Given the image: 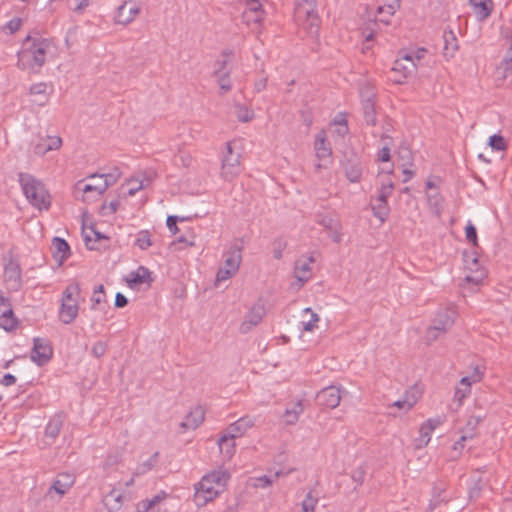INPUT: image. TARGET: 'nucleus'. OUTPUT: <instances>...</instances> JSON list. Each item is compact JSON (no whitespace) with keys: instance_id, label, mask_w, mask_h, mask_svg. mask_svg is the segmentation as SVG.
<instances>
[{"instance_id":"obj_1","label":"nucleus","mask_w":512,"mask_h":512,"mask_svg":"<svg viewBox=\"0 0 512 512\" xmlns=\"http://www.w3.org/2000/svg\"><path fill=\"white\" fill-rule=\"evenodd\" d=\"M51 48V41L42 37L28 35L22 43V49L17 54V67L30 73H39L46 62V56Z\"/></svg>"},{"instance_id":"obj_2","label":"nucleus","mask_w":512,"mask_h":512,"mask_svg":"<svg viewBox=\"0 0 512 512\" xmlns=\"http://www.w3.org/2000/svg\"><path fill=\"white\" fill-rule=\"evenodd\" d=\"M18 181L26 199L32 206L39 210H47L50 207V195L40 180L29 173L20 172Z\"/></svg>"},{"instance_id":"obj_3","label":"nucleus","mask_w":512,"mask_h":512,"mask_svg":"<svg viewBox=\"0 0 512 512\" xmlns=\"http://www.w3.org/2000/svg\"><path fill=\"white\" fill-rule=\"evenodd\" d=\"M81 287L76 281L69 283L62 292L59 318L64 324H71L78 316Z\"/></svg>"},{"instance_id":"obj_4","label":"nucleus","mask_w":512,"mask_h":512,"mask_svg":"<svg viewBox=\"0 0 512 512\" xmlns=\"http://www.w3.org/2000/svg\"><path fill=\"white\" fill-rule=\"evenodd\" d=\"M226 489V482H196L194 484V502L198 507L205 506L216 499Z\"/></svg>"},{"instance_id":"obj_5","label":"nucleus","mask_w":512,"mask_h":512,"mask_svg":"<svg viewBox=\"0 0 512 512\" xmlns=\"http://www.w3.org/2000/svg\"><path fill=\"white\" fill-rule=\"evenodd\" d=\"M295 14L297 18H306L310 34H318L319 18L316 12V0H296Z\"/></svg>"},{"instance_id":"obj_6","label":"nucleus","mask_w":512,"mask_h":512,"mask_svg":"<svg viewBox=\"0 0 512 512\" xmlns=\"http://www.w3.org/2000/svg\"><path fill=\"white\" fill-rule=\"evenodd\" d=\"M242 170L240 163V154L234 152L231 143H226V153L222 159L221 176L230 181L240 174Z\"/></svg>"},{"instance_id":"obj_7","label":"nucleus","mask_w":512,"mask_h":512,"mask_svg":"<svg viewBox=\"0 0 512 512\" xmlns=\"http://www.w3.org/2000/svg\"><path fill=\"white\" fill-rule=\"evenodd\" d=\"M53 357V347L50 340L41 337L33 339L30 359L38 366L46 365Z\"/></svg>"},{"instance_id":"obj_8","label":"nucleus","mask_w":512,"mask_h":512,"mask_svg":"<svg viewBox=\"0 0 512 512\" xmlns=\"http://www.w3.org/2000/svg\"><path fill=\"white\" fill-rule=\"evenodd\" d=\"M4 282L11 292H17L22 287V271L19 263L10 260L4 266Z\"/></svg>"},{"instance_id":"obj_9","label":"nucleus","mask_w":512,"mask_h":512,"mask_svg":"<svg viewBox=\"0 0 512 512\" xmlns=\"http://www.w3.org/2000/svg\"><path fill=\"white\" fill-rule=\"evenodd\" d=\"M342 398V391L339 386L331 385L320 390L316 395V402L320 406L336 408Z\"/></svg>"},{"instance_id":"obj_10","label":"nucleus","mask_w":512,"mask_h":512,"mask_svg":"<svg viewBox=\"0 0 512 512\" xmlns=\"http://www.w3.org/2000/svg\"><path fill=\"white\" fill-rule=\"evenodd\" d=\"M464 263L466 268L474 272L472 275H466L465 281L467 283H472L473 285H479L486 277V273L484 270L478 269L479 261L478 258L473 253L464 252L463 253Z\"/></svg>"},{"instance_id":"obj_11","label":"nucleus","mask_w":512,"mask_h":512,"mask_svg":"<svg viewBox=\"0 0 512 512\" xmlns=\"http://www.w3.org/2000/svg\"><path fill=\"white\" fill-rule=\"evenodd\" d=\"M140 13V8L132 1H124L116 11L114 21L116 24L128 25Z\"/></svg>"},{"instance_id":"obj_12","label":"nucleus","mask_w":512,"mask_h":512,"mask_svg":"<svg viewBox=\"0 0 512 512\" xmlns=\"http://www.w3.org/2000/svg\"><path fill=\"white\" fill-rule=\"evenodd\" d=\"M266 311L264 305L254 304L245 315L244 321L240 326L242 333H248L253 327L257 326L263 319Z\"/></svg>"},{"instance_id":"obj_13","label":"nucleus","mask_w":512,"mask_h":512,"mask_svg":"<svg viewBox=\"0 0 512 512\" xmlns=\"http://www.w3.org/2000/svg\"><path fill=\"white\" fill-rule=\"evenodd\" d=\"M374 96L369 89L361 91L363 117L369 126H375L377 123Z\"/></svg>"},{"instance_id":"obj_14","label":"nucleus","mask_w":512,"mask_h":512,"mask_svg":"<svg viewBox=\"0 0 512 512\" xmlns=\"http://www.w3.org/2000/svg\"><path fill=\"white\" fill-rule=\"evenodd\" d=\"M52 257L60 267L71 256V249L68 242L61 237H54L51 244Z\"/></svg>"},{"instance_id":"obj_15","label":"nucleus","mask_w":512,"mask_h":512,"mask_svg":"<svg viewBox=\"0 0 512 512\" xmlns=\"http://www.w3.org/2000/svg\"><path fill=\"white\" fill-rule=\"evenodd\" d=\"M90 179L93 181L92 183L79 181L76 184V189L84 194L94 193L96 197L102 195L108 189V184L103 180L102 176L92 175Z\"/></svg>"},{"instance_id":"obj_16","label":"nucleus","mask_w":512,"mask_h":512,"mask_svg":"<svg viewBox=\"0 0 512 512\" xmlns=\"http://www.w3.org/2000/svg\"><path fill=\"white\" fill-rule=\"evenodd\" d=\"M456 312L452 308H443L440 309L435 318L433 319L432 324L438 329L442 331V333H446L455 322Z\"/></svg>"},{"instance_id":"obj_17","label":"nucleus","mask_w":512,"mask_h":512,"mask_svg":"<svg viewBox=\"0 0 512 512\" xmlns=\"http://www.w3.org/2000/svg\"><path fill=\"white\" fill-rule=\"evenodd\" d=\"M242 246L237 243L232 244L224 253V268L237 273L242 262Z\"/></svg>"},{"instance_id":"obj_18","label":"nucleus","mask_w":512,"mask_h":512,"mask_svg":"<svg viewBox=\"0 0 512 512\" xmlns=\"http://www.w3.org/2000/svg\"><path fill=\"white\" fill-rule=\"evenodd\" d=\"M314 258H300L296 260L294 265L295 278L300 282V287L303 286L311 278V264Z\"/></svg>"},{"instance_id":"obj_19","label":"nucleus","mask_w":512,"mask_h":512,"mask_svg":"<svg viewBox=\"0 0 512 512\" xmlns=\"http://www.w3.org/2000/svg\"><path fill=\"white\" fill-rule=\"evenodd\" d=\"M153 282L151 271L145 266H139L135 271L130 272L127 283L129 287L135 288L141 284H150Z\"/></svg>"},{"instance_id":"obj_20","label":"nucleus","mask_w":512,"mask_h":512,"mask_svg":"<svg viewBox=\"0 0 512 512\" xmlns=\"http://www.w3.org/2000/svg\"><path fill=\"white\" fill-rule=\"evenodd\" d=\"M124 495L116 489H112L103 497V504L109 512L119 511L124 503Z\"/></svg>"},{"instance_id":"obj_21","label":"nucleus","mask_w":512,"mask_h":512,"mask_svg":"<svg viewBox=\"0 0 512 512\" xmlns=\"http://www.w3.org/2000/svg\"><path fill=\"white\" fill-rule=\"evenodd\" d=\"M314 146L316 156L320 161H325L330 158L332 150L323 131L317 134Z\"/></svg>"},{"instance_id":"obj_22","label":"nucleus","mask_w":512,"mask_h":512,"mask_svg":"<svg viewBox=\"0 0 512 512\" xmlns=\"http://www.w3.org/2000/svg\"><path fill=\"white\" fill-rule=\"evenodd\" d=\"M477 19L482 21L491 15L493 9L492 0H469Z\"/></svg>"},{"instance_id":"obj_23","label":"nucleus","mask_w":512,"mask_h":512,"mask_svg":"<svg viewBox=\"0 0 512 512\" xmlns=\"http://www.w3.org/2000/svg\"><path fill=\"white\" fill-rule=\"evenodd\" d=\"M204 415V409L201 406H197L190 411L180 426L185 429H196L203 422Z\"/></svg>"},{"instance_id":"obj_24","label":"nucleus","mask_w":512,"mask_h":512,"mask_svg":"<svg viewBox=\"0 0 512 512\" xmlns=\"http://www.w3.org/2000/svg\"><path fill=\"white\" fill-rule=\"evenodd\" d=\"M345 175L350 182L357 183L362 176V165L359 161L348 159L345 164Z\"/></svg>"},{"instance_id":"obj_25","label":"nucleus","mask_w":512,"mask_h":512,"mask_svg":"<svg viewBox=\"0 0 512 512\" xmlns=\"http://www.w3.org/2000/svg\"><path fill=\"white\" fill-rule=\"evenodd\" d=\"M235 470L231 471L225 466H220L218 469L211 471L201 477L200 480H230L231 478H238L239 475L235 474Z\"/></svg>"},{"instance_id":"obj_26","label":"nucleus","mask_w":512,"mask_h":512,"mask_svg":"<svg viewBox=\"0 0 512 512\" xmlns=\"http://www.w3.org/2000/svg\"><path fill=\"white\" fill-rule=\"evenodd\" d=\"M48 85L44 82H39L31 85L29 89L30 95L36 96L34 102L39 105H45L49 100V93H47Z\"/></svg>"},{"instance_id":"obj_27","label":"nucleus","mask_w":512,"mask_h":512,"mask_svg":"<svg viewBox=\"0 0 512 512\" xmlns=\"http://www.w3.org/2000/svg\"><path fill=\"white\" fill-rule=\"evenodd\" d=\"M18 320L14 316L11 308L0 311V327L5 331L10 332L16 329Z\"/></svg>"},{"instance_id":"obj_28","label":"nucleus","mask_w":512,"mask_h":512,"mask_svg":"<svg viewBox=\"0 0 512 512\" xmlns=\"http://www.w3.org/2000/svg\"><path fill=\"white\" fill-rule=\"evenodd\" d=\"M235 438L234 435L228 433L223 435L218 441L220 452L228 459H230L235 452Z\"/></svg>"},{"instance_id":"obj_29","label":"nucleus","mask_w":512,"mask_h":512,"mask_svg":"<svg viewBox=\"0 0 512 512\" xmlns=\"http://www.w3.org/2000/svg\"><path fill=\"white\" fill-rule=\"evenodd\" d=\"M443 51L445 56L452 57L458 50V40L452 30H445L443 32Z\"/></svg>"},{"instance_id":"obj_30","label":"nucleus","mask_w":512,"mask_h":512,"mask_svg":"<svg viewBox=\"0 0 512 512\" xmlns=\"http://www.w3.org/2000/svg\"><path fill=\"white\" fill-rule=\"evenodd\" d=\"M252 426L253 421L249 417H242L229 426L228 433L238 437L243 435Z\"/></svg>"},{"instance_id":"obj_31","label":"nucleus","mask_w":512,"mask_h":512,"mask_svg":"<svg viewBox=\"0 0 512 512\" xmlns=\"http://www.w3.org/2000/svg\"><path fill=\"white\" fill-rule=\"evenodd\" d=\"M303 403L302 400H298L291 408H286L283 418L285 420V423L287 425H294L298 419L299 416L303 413Z\"/></svg>"},{"instance_id":"obj_32","label":"nucleus","mask_w":512,"mask_h":512,"mask_svg":"<svg viewBox=\"0 0 512 512\" xmlns=\"http://www.w3.org/2000/svg\"><path fill=\"white\" fill-rule=\"evenodd\" d=\"M159 452L153 453L148 459L140 462L134 472L136 477H140L151 471L158 463Z\"/></svg>"},{"instance_id":"obj_33","label":"nucleus","mask_w":512,"mask_h":512,"mask_svg":"<svg viewBox=\"0 0 512 512\" xmlns=\"http://www.w3.org/2000/svg\"><path fill=\"white\" fill-rule=\"evenodd\" d=\"M63 426V419L61 415L52 417L45 427V436L54 440L60 433Z\"/></svg>"},{"instance_id":"obj_34","label":"nucleus","mask_w":512,"mask_h":512,"mask_svg":"<svg viewBox=\"0 0 512 512\" xmlns=\"http://www.w3.org/2000/svg\"><path fill=\"white\" fill-rule=\"evenodd\" d=\"M481 417L479 416H471L469 417L468 421H467V425H466V432L464 435L461 436V438L459 439V441H457L455 443V449H457V446L458 445H461V447H463V442L466 441L467 439H472L475 435L474 431L476 429V427L479 425V423L481 422Z\"/></svg>"},{"instance_id":"obj_35","label":"nucleus","mask_w":512,"mask_h":512,"mask_svg":"<svg viewBox=\"0 0 512 512\" xmlns=\"http://www.w3.org/2000/svg\"><path fill=\"white\" fill-rule=\"evenodd\" d=\"M371 209L373 211V215L378 218L381 222H384L390 212V207L388 205V202H380L376 199H372L371 201Z\"/></svg>"},{"instance_id":"obj_36","label":"nucleus","mask_w":512,"mask_h":512,"mask_svg":"<svg viewBox=\"0 0 512 512\" xmlns=\"http://www.w3.org/2000/svg\"><path fill=\"white\" fill-rule=\"evenodd\" d=\"M232 55L233 52L231 50H224L222 52V59H218L215 61L213 75H218L222 74L225 71H230V69H227V65Z\"/></svg>"},{"instance_id":"obj_37","label":"nucleus","mask_w":512,"mask_h":512,"mask_svg":"<svg viewBox=\"0 0 512 512\" xmlns=\"http://www.w3.org/2000/svg\"><path fill=\"white\" fill-rule=\"evenodd\" d=\"M427 199L431 210L437 216H440V214L443 211V198L441 197V195L437 191L434 193H428Z\"/></svg>"},{"instance_id":"obj_38","label":"nucleus","mask_w":512,"mask_h":512,"mask_svg":"<svg viewBox=\"0 0 512 512\" xmlns=\"http://www.w3.org/2000/svg\"><path fill=\"white\" fill-rule=\"evenodd\" d=\"M432 422H425L420 427V437L418 439V447L426 446L430 439L431 433L433 432V427L431 426Z\"/></svg>"},{"instance_id":"obj_39","label":"nucleus","mask_w":512,"mask_h":512,"mask_svg":"<svg viewBox=\"0 0 512 512\" xmlns=\"http://www.w3.org/2000/svg\"><path fill=\"white\" fill-rule=\"evenodd\" d=\"M135 245L141 250H147L151 245V236L148 230H141L136 237Z\"/></svg>"},{"instance_id":"obj_40","label":"nucleus","mask_w":512,"mask_h":512,"mask_svg":"<svg viewBox=\"0 0 512 512\" xmlns=\"http://www.w3.org/2000/svg\"><path fill=\"white\" fill-rule=\"evenodd\" d=\"M83 237H84V242H85V245L87 246L88 249L90 250H95L97 249L93 244H92V241H97V240H100V239H103L105 238L100 232L94 230L93 227L90 228V232H86V231H83Z\"/></svg>"},{"instance_id":"obj_41","label":"nucleus","mask_w":512,"mask_h":512,"mask_svg":"<svg viewBox=\"0 0 512 512\" xmlns=\"http://www.w3.org/2000/svg\"><path fill=\"white\" fill-rule=\"evenodd\" d=\"M74 482H54L48 489L46 496H51L53 492L62 497L71 487Z\"/></svg>"},{"instance_id":"obj_42","label":"nucleus","mask_w":512,"mask_h":512,"mask_svg":"<svg viewBox=\"0 0 512 512\" xmlns=\"http://www.w3.org/2000/svg\"><path fill=\"white\" fill-rule=\"evenodd\" d=\"M489 145L493 150L504 151L507 149V142L500 134H494L489 138Z\"/></svg>"},{"instance_id":"obj_43","label":"nucleus","mask_w":512,"mask_h":512,"mask_svg":"<svg viewBox=\"0 0 512 512\" xmlns=\"http://www.w3.org/2000/svg\"><path fill=\"white\" fill-rule=\"evenodd\" d=\"M92 306L91 309H96V306L106 301V295L104 286L102 284L95 287L93 295L91 297Z\"/></svg>"},{"instance_id":"obj_44","label":"nucleus","mask_w":512,"mask_h":512,"mask_svg":"<svg viewBox=\"0 0 512 512\" xmlns=\"http://www.w3.org/2000/svg\"><path fill=\"white\" fill-rule=\"evenodd\" d=\"M217 78V83L221 90L227 92L231 90L232 84L230 80V71H225L222 74L214 75Z\"/></svg>"},{"instance_id":"obj_45","label":"nucleus","mask_w":512,"mask_h":512,"mask_svg":"<svg viewBox=\"0 0 512 512\" xmlns=\"http://www.w3.org/2000/svg\"><path fill=\"white\" fill-rule=\"evenodd\" d=\"M417 402L415 397H410L408 394L405 395L404 399L397 400L392 404V407H397L398 409H404L406 411L410 410Z\"/></svg>"},{"instance_id":"obj_46","label":"nucleus","mask_w":512,"mask_h":512,"mask_svg":"<svg viewBox=\"0 0 512 512\" xmlns=\"http://www.w3.org/2000/svg\"><path fill=\"white\" fill-rule=\"evenodd\" d=\"M246 6L247 7H246L245 11L243 12L242 17H248L252 13L264 12L259 0H247Z\"/></svg>"},{"instance_id":"obj_47","label":"nucleus","mask_w":512,"mask_h":512,"mask_svg":"<svg viewBox=\"0 0 512 512\" xmlns=\"http://www.w3.org/2000/svg\"><path fill=\"white\" fill-rule=\"evenodd\" d=\"M236 115L239 121L241 122H249L252 120L254 113L252 110L247 108L246 106H237Z\"/></svg>"},{"instance_id":"obj_48","label":"nucleus","mask_w":512,"mask_h":512,"mask_svg":"<svg viewBox=\"0 0 512 512\" xmlns=\"http://www.w3.org/2000/svg\"><path fill=\"white\" fill-rule=\"evenodd\" d=\"M465 236L466 239L472 243L473 246L478 245V236H477V230L476 227L469 222L465 227Z\"/></svg>"},{"instance_id":"obj_49","label":"nucleus","mask_w":512,"mask_h":512,"mask_svg":"<svg viewBox=\"0 0 512 512\" xmlns=\"http://www.w3.org/2000/svg\"><path fill=\"white\" fill-rule=\"evenodd\" d=\"M402 60L411 62V68L403 66V69L408 70L409 73L416 69V64H415V61H414V54H413V52L412 53H403L401 55V58L396 61V68H395V70H399L400 69V65H401L400 61H402Z\"/></svg>"},{"instance_id":"obj_50","label":"nucleus","mask_w":512,"mask_h":512,"mask_svg":"<svg viewBox=\"0 0 512 512\" xmlns=\"http://www.w3.org/2000/svg\"><path fill=\"white\" fill-rule=\"evenodd\" d=\"M318 223L329 230H333L337 226V221L330 215L319 216Z\"/></svg>"},{"instance_id":"obj_51","label":"nucleus","mask_w":512,"mask_h":512,"mask_svg":"<svg viewBox=\"0 0 512 512\" xmlns=\"http://www.w3.org/2000/svg\"><path fill=\"white\" fill-rule=\"evenodd\" d=\"M481 380V374L478 370V368H475V371L471 377H463L460 380V385L463 386V388H471V384L473 382H478Z\"/></svg>"},{"instance_id":"obj_52","label":"nucleus","mask_w":512,"mask_h":512,"mask_svg":"<svg viewBox=\"0 0 512 512\" xmlns=\"http://www.w3.org/2000/svg\"><path fill=\"white\" fill-rule=\"evenodd\" d=\"M317 501V498H314L311 492H308L306 498L302 501V510L304 512H313Z\"/></svg>"},{"instance_id":"obj_53","label":"nucleus","mask_w":512,"mask_h":512,"mask_svg":"<svg viewBox=\"0 0 512 512\" xmlns=\"http://www.w3.org/2000/svg\"><path fill=\"white\" fill-rule=\"evenodd\" d=\"M442 334H443L442 331H439L438 329H436V327L432 324L427 329L426 334H425L426 343L430 344V343L436 341Z\"/></svg>"},{"instance_id":"obj_54","label":"nucleus","mask_w":512,"mask_h":512,"mask_svg":"<svg viewBox=\"0 0 512 512\" xmlns=\"http://www.w3.org/2000/svg\"><path fill=\"white\" fill-rule=\"evenodd\" d=\"M286 248V242L282 239H276L273 242V256L275 259H281L283 256V251Z\"/></svg>"},{"instance_id":"obj_55","label":"nucleus","mask_w":512,"mask_h":512,"mask_svg":"<svg viewBox=\"0 0 512 512\" xmlns=\"http://www.w3.org/2000/svg\"><path fill=\"white\" fill-rule=\"evenodd\" d=\"M184 218H180L178 216H175V215H170L167 217V220H166V225L169 229V231L175 235L178 231H179V228L177 227V222L178 221H183Z\"/></svg>"},{"instance_id":"obj_56","label":"nucleus","mask_w":512,"mask_h":512,"mask_svg":"<svg viewBox=\"0 0 512 512\" xmlns=\"http://www.w3.org/2000/svg\"><path fill=\"white\" fill-rule=\"evenodd\" d=\"M236 273L231 271L230 269L220 267L216 274V283L226 281L230 278H232Z\"/></svg>"},{"instance_id":"obj_57","label":"nucleus","mask_w":512,"mask_h":512,"mask_svg":"<svg viewBox=\"0 0 512 512\" xmlns=\"http://www.w3.org/2000/svg\"><path fill=\"white\" fill-rule=\"evenodd\" d=\"M106 349H107V345L105 342L103 341H97L93 344L92 346V349H91V353L97 357V358H100L101 356H103L106 352Z\"/></svg>"},{"instance_id":"obj_58","label":"nucleus","mask_w":512,"mask_h":512,"mask_svg":"<svg viewBox=\"0 0 512 512\" xmlns=\"http://www.w3.org/2000/svg\"><path fill=\"white\" fill-rule=\"evenodd\" d=\"M118 207H119V201L118 200H113V201H110L109 203H104L101 206V213L103 215L113 214V213H115L118 210Z\"/></svg>"},{"instance_id":"obj_59","label":"nucleus","mask_w":512,"mask_h":512,"mask_svg":"<svg viewBox=\"0 0 512 512\" xmlns=\"http://www.w3.org/2000/svg\"><path fill=\"white\" fill-rule=\"evenodd\" d=\"M167 497V493L164 491L159 492L158 494L154 495L151 499H145L147 502V505L150 506V508H154L156 505H158L161 501H163Z\"/></svg>"},{"instance_id":"obj_60","label":"nucleus","mask_w":512,"mask_h":512,"mask_svg":"<svg viewBox=\"0 0 512 512\" xmlns=\"http://www.w3.org/2000/svg\"><path fill=\"white\" fill-rule=\"evenodd\" d=\"M103 180L108 184V187L113 185L120 176L119 170L116 168L113 173L101 174Z\"/></svg>"},{"instance_id":"obj_61","label":"nucleus","mask_w":512,"mask_h":512,"mask_svg":"<svg viewBox=\"0 0 512 512\" xmlns=\"http://www.w3.org/2000/svg\"><path fill=\"white\" fill-rule=\"evenodd\" d=\"M264 16H265V12H260V13H252L251 15H249L248 17H243V20L246 22V23H251V22H254V23H261L262 20L264 19Z\"/></svg>"},{"instance_id":"obj_62","label":"nucleus","mask_w":512,"mask_h":512,"mask_svg":"<svg viewBox=\"0 0 512 512\" xmlns=\"http://www.w3.org/2000/svg\"><path fill=\"white\" fill-rule=\"evenodd\" d=\"M471 392V388H463V387H459V388H456V391H455V399L458 400L459 402V405H461V402L462 400L467 396L469 395Z\"/></svg>"},{"instance_id":"obj_63","label":"nucleus","mask_w":512,"mask_h":512,"mask_svg":"<svg viewBox=\"0 0 512 512\" xmlns=\"http://www.w3.org/2000/svg\"><path fill=\"white\" fill-rule=\"evenodd\" d=\"M46 141H47V146L49 147V151L57 150L58 148H60V146L62 144V139L58 136L49 137Z\"/></svg>"},{"instance_id":"obj_64","label":"nucleus","mask_w":512,"mask_h":512,"mask_svg":"<svg viewBox=\"0 0 512 512\" xmlns=\"http://www.w3.org/2000/svg\"><path fill=\"white\" fill-rule=\"evenodd\" d=\"M49 151V147L47 146V141L41 140L40 143L34 146L33 152L37 155H44Z\"/></svg>"}]
</instances>
